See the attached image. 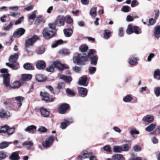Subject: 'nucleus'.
<instances>
[{
	"instance_id": "11",
	"label": "nucleus",
	"mask_w": 160,
	"mask_h": 160,
	"mask_svg": "<svg viewBox=\"0 0 160 160\" xmlns=\"http://www.w3.org/2000/svg\"><path fill=\"white\" fill-rule=\"evenodd\" d=\"M79 50L82 53H78V56L76 57H78L79 55L81 56H86L87 55L88 53L87 52L88 49V47L87 45H82L79 47Z\"/></svg>"
},
{
	"instance_id": "1",
	"label": "nucleus",
	"mask_w": 160,
	"mask_h": 160,
	"mask_svg": "<svg viewBox=\"0 0 160 160\" xmlns=\"http://www.w3.org/2000/svg\"><path fill=\"white\" fill-rule=\"evenodd\" d=\"M96 51L94 49H90L86 56L79 55L78 57H74L73 61L75 63L79 65H84L85 62L90 60L91 64L96 65L98 60V57L96 54ZM80 55V54L79 55Z\"/></svg>"
},
{
	"instance_id": "41",
	"label": "nucleus",
	"mask_w": 160,
	"mask_h": 160,
	"mask_svg": "<svg viewBox=\"0 0 160 160\" xmlns=\"http://www.w3.org/2000/svg\"><path fill=\"white\" fill-rule=\"evenodd\" d=\"M133 99L132 97L130 94H128L125 96L123 99V101L127 102H130Z\"/></svg>"
},
{
	"instance_id": "19",
	"label": "nucleus",
	"mask_w": 160,
	"mask_h": 160,
	"mask_svg": "<svg viewBox=\"0 0 160 160\" xmlns=\"http://www.w3.org/2000/svg\"><path fill=\"white\" fill-rule=\"evenodd\" d=\"M88 77L87 76H85L82 77L81 79L79 80V83L80 85H83L84 86H86L88 84V82H87Z\"/></svg>"
},
{
	"instance_id": "60",
	"label": "nucleus",
	"mask_w": 160,
	"mask_h": 160,
	"mask_svg": "<svg viewBox=\"0 0 160 160\" xmlns=\"http://www.w3.org/2000/svg\"><path fill=\"white\" fill-rule=\"evenodd\" d=\"M24 17H22L19 18L15 22L14 24L15 25L19 24L21 23L22 21L23 20Z\"/></svg>"
},
{
	"instance_id": "40",
	"label": "nucleus",
	"mask_w": 160,
	"mask_h": 160,
	"mask_svg": "<svg viewBox=\"0 0 160 160\" xmlns=\"http://www.w3.org/2000/svg\"><path fill=\"white\" fill-rule=\"evenodd\" d=\"M123 158L124 157L121 154H116L112 156L113 160H120Z\"/></svg>"
},
{
	"instance_id": "32",
	"label": "nucleus",
	"mask_w": 160,
	"mask_h": 160,
	"mask_svg": "<svg viewBox=\"0 0 160 160\" xmlns=\"http://www.w3.org/2000/svg\"><path fill=\"white\" fill-rule=\"evenodd\" d=\"M15 99L18 102V106L19 107H21L22 105V102L24 100V98L22 96H18L15 97Z\"/></svg>"
},
{
	"instance_id": "24",
	"label": "nucleus",
	"mask_w": 160,
	"mask_h": 160,
	"mask_svg": "<svg viewBox=\"0 0 160 160\" xmlns=\"http://www.w3.org/2000/svg\"><path fill=\"white\" fill-rule=\"evenodd\" d=\"M35 78L37 81L39 82H44L46 79L45 76L40 74H38L36 75Z\"/></svg>"
},
{
	"instance_id": "26",
	"label": "nucleus",
	"mask_w": 160,
	"mask_h": 160,
	"mask_svg": "<svg viewBox=\"0 0 160 160\" xmlns=\"http://www.w3.org/2000/svg\"><path fill=\"white\" fill-rule=\"evenodd\" d=\"M32 78V75L30 74H23L21 76V80L23 81H29Z\"/></svg>"
},
{
	"instance_id": "20",
	"label": "nucleus",
	"mask_w": 160,
	"mask_h": 160,
	"mask_svg": "<svg viewBox=\"0 0 160 160\" xmlns=\"http://www.w3.org/2000/svg\"><path fill=\"white\" fill-rule=\"evenodd\" d=\"M19 151H16L12 152L9 157L10 160H19L20 158L19 155Z\"/></svg>"
},
{
	"instance_id": "50",
	"label": "nucleus",
	"mask_w": 160,
	"mask_h": 160,
	"mask_svg": "<svg viewBox=\"0 0 160 160\" xmlns=\"http://www.w3.org/2000/svg\"><path fill=\"white\" fill-rule=\"evenodd\" d=\"M63 41L62 39H59L57 40L55 43L53 44L52 45V47L55 48L57 47L58 45L62 44L63 43Z\"/></svg>"
},
{
	"instance_id": "53",
	"label": "nucleus",
	"mask_w": 160,
	"mask_h": 160,
	"mask_svg": "<svg viewBox=\"0 0 160 160\" xmlns=\"http://www.w3.org/2000/svg\"><path fill=\"white\" fill-rule=\"evenodd\" d=\"M96 70V68L95 67H90L89 68V72L91 74L94 73Z\"/></svg>"
},
{
	"instance_id": "31",
	"label": "nucleus",
	"mask_w": 160,
	"mask_h": 160,
	"mask_svg": "<svg viewBox=\"0 0 160 160\" xmlns=\"http://www.w3.org/2000/svg\"><path fill=\"white\" fill-rule=\"evenodd\" d=\"M63 32L65 36L67 37H70L73 33L72 29H64Z\"/></svg>"
},
{
	"instance_id": "21",
	"label": "nucleus",
	"mask_w": 160,
	"mask_h": 160,
	"mask_svg": "<svg viewBox=\"0 0 160 160\" xmlns=\"http://www.w3.org/2000/svg\"><path fill=\"white\" fill-rule=\"evenodd\" d=\"M78 92L81 96L85 97L87 95L88 90L86 88L83 87H78Z\"/></svg>"
},
{
	"instance_id": "7",
	"label": "nucleus",
	"mask_w": 160,
	"mask_h": 160,
	"mask_svg": "<svg viewBox=\"0 0 160 160\" xmlns=\"http://www.w3.org/2000/svg\"><path fill=\"white\" fill-rule=\"evenodd\" d=\"M39 39L38 36L35 35L29 38L28 39L26 40L25 41V47L28 48L30 46L33 45V44L38 40Z\"/></svg>"
},
{
	"instance_id": "55",
	"label": "nucleus",
	"mask_w": 160,
	"mask_h": 160,
	"mask_svg": "<svg viewBox=\"0 0 160 160\" xmlns=\"http://www.w3.org/2000/svg\"><path fill=\"white\" fill-rule=\"evenodd\" d=\"M154 93L157 97L160 95V87H157L155 89Z\"/></svg>"
},
{
	"instance_id": "39",
	"label": "nucleus",
	"mask_w": 160,
	"mask_h": 160,
	"mask_svg": "<svg viewBox=\"0 0 160 160\" xmlns=\"http://www.w3.org/2000/svg\"><path fill=\"white\" fill-rule=\"evenodd\" d=\"M45 48L43 46H41L38 48L36 52L38 54H41L45 51Z\"/></svg>"
},
{
	"instance_id": "52",
	"label": "nucleus",
	"mask_w": 160,
	"mask_h": 160,
	"mask_svg": "<svg viewBox=\"0 0 160 160\" xmlns=\"http://www.w3.org/2000/svg\"><path fill=\"white\" fill-rule=\"evenodd\" d=\"M130 8L128 6H124L122 8V10L126 12L130 11Z\"/></svg>"
},
{
	"instance_id": "35",
	"label": "nucleus",
	"mask_w": 160,
	"mask_h": 160,
	"mask_svg": "<svg viewBox=\"0 0 160 160\" xmlns=\"http://www.w3.org/2000/svg\"><path fill=\"white\" fill-rule=\"evenodd\" d=\"M57 26L55 22L50 23L48 24V28H50V30H53L55 31V32H56L57 30L56 29V26Z\"/></svg>"
},
{
	"instance_id": "25",
	"label": "nucleus",
	"mask_w": 160,
	"mask_h": 160,
	"mask_svg": "<svg viewBox=\"0 0 160 160\" xmlns=\"http://www.w3.org/2000/svg\"><path fill=\"white\" fill-rule=\"evenodd\" d=\"M153 33L154 36L158 39L160 37V25H157L155 26Z\"/></svg>"
},
{
	"instance_id": "48",
	"label": "nucleus",
	"mask_w": 160,
	"mask_h": 160,
	"mask_svg": "<svg viewBox=\"0 0 160 160\" xmlns=\"http://www.w3.org/2000/svg\"><path fill=\"white\" fill-rule=\"evenodd\" d=\"M130 133L133 138H134V134H138L139 133V132L137 131L136 129L132 128L130 131Z\"/></svg>"
},
{
	"instance_id": "22",
	"label": "nucleus",
	"mask_w": 160,
	"mask_h": 160,
	"mask_svg": "<svg viewBox=\"0 0 160 160\" xmlns=\"http://www.w3.org/2000/svg\"><path fill=\"white\" fill-rule=\"evenodd\" d=\"M45 22V20L44 18H42V15H40L37 17L34 24L36 25H39L41 22H42L44 23Z\"/></svg>"
},
{
	"instance_id": "10",
	"label": "nucleus",
	"mask_w": 160,
	"mask_h": 160,
	"mask_svg": "<svg viewBox=\"0 0 160 160\" xmlns=\"http://www.w3.org/2000/svg\"><path fill=\"white\" fill-rule=\"evenodd\" d=\"M73 122V119L72 118H65L64 121L61 123L60 128L63 129H65L71 123H72Z\"/></svg>"
},
{
	"instance_id": "45",
	"label": "nucleus",
	"mask_w": 160,
	"mask_h": 160,
	"mask_svg": "<svg viewBox=\"0 0 160 160\" xmlns=\"http://www.w3.org/2000/svg\"><path fill=\"white\" fill-rule=\"evenodd\" d=\"M0 128V133H5L6 132H7L8 129V127L6 125L2 126Z\"/></svg>"
},
{
	"instance_id": "36",
	"label": "nucleus",
	"mask_w": 160,
	"mask_h": 160,
	"mask_svg": "<svg viewBox=\"0 0 160 160\" xmlns=\"http://www.w3.org/2000/svg\"><path fill=\"white\" fill-rule=\"evenodd\" d=\"M8 157L7 152L2 151H0V160L4 159Z\"/></svg>"
},
{
	"instance_id": "27",
	"label": "nucleus",
	"mask_w": 160,
	"mask_h": 160,
	"mask_svg": "<svg viewBox=\"0 0 160 160\" xmlns=\"http://www.w3.org/2000/svg\"><path fill=\"white\" fill-rule=\"evenodd\" d=\"M23 68L24 69L27 70H33L34 68L32 65L29 62L25 63L23 65Z\"/></svg>"
},
{
	"instance_id": "16",
	"label": "nucleus",
	"mask_w": 160,
	"mask_h": 160,
	"mask_svg": "<svg viewBox=\"0 0 160 160\" xmlns=\"http://www.w3.org/2000/svg\"><path fill=\"white\" fill-rule=\"evenodd\" d=\"M37 68L39 70H43L46 68V63L42 60L38 61L36 64Z\"/></svg>"
},
{
	"instance_id": "3",
	"label": "nucleus",
	"mask_w": 160,
	"mask_h": 160,
	"mask_svg": "<svg viewBox=\"0 0 160 160\" xmlns=\"http://www.w3.org/2000/svg\"><path fill=\"white\" fill-rule=\"evenodd\" d=\"M55 68H57L60 71H62L65 68H68L69 67L66 64L61 63L60 61L57 60L53 62L49 67L47 68L46 70L48 72H53Z\"/></svg>"
},
{
	"instance_id": "63",
	"label": "nucleus",
	"mask_w": 160,
	"mask_h": 160,
	"mask_svg": "<svg viewBox=\"0 0 160 160\" xmlns=\"http://www.w3.org/2000/svg\"><path fill=\"white\" fill-rule=\"evenodd\" d=\"M133 150L136 152L139 151L141 150V148L138 145H136L134 146Z\"/></svg>"
},
{
	"instance_id": "42",
	"label": "nucleus",
	"mask_w": 160,
	"mask_h": 160,
	"mask_svg": "<svg viewBox=\"0 0 160 160\" xmlns=\"http://www.w3.org/2000/svg\"><path fill=\"white\" fill-rule=\"evenodd\" d=\"M111 34L110 31L108 29H106L104 30L103 34L104 38L106 39L109 38Z\"/></svg>"
},
{
	"instance_id": "14",
	"label": "nucleus",
	"mask_w": 160,
	"mask_h": 160,
	"mask_svg": "<svg viewBox=\"0 0 160 160\" xmlns=\"http://www.w3.org/2000/svg\"><path fill=\"white\" fill-rule=\"evenodd\" d=\"M54 22L57 26H61L64 25V18L62 16H58Z\"/></svg>"
},
{
	"instance_id": "43",
	"label": "nucleus",
	"mask_w": 160,
	"mask_h": 160,
	"mask_svg": "<svg viewBox=\"0 0 160 160\" xmlns=\"http://www.w3.org/2000/svg\"><path fill=\"white\" fill-rule=\"evenodd\" d=\"M155 127L156 125L155 124L152 123L146 128V130L149 132H151L155 128Z\"/></svg>"
},
{
	"instance_id": "46",
	"label": "nucleus",
	"mask_w": 160,
	"mask_h": 160,
	"mask_svg": "<svg viewBox=\"0 0 160 160\" xmlns=\"http://www.w3.org/2000/svg\"><path fill=\"white\" fill-rule=\"evenodd\" d=\"M64 21L67 23H73V20L70 16H67L64 18Z\"/></svg>"
},
{
	"instance_id": "33",
	"label": "nucleus",
	"mask_w": 160,
	"mask_h": 160,
	"mask_svg": "<svg viewBox=\"0 0 160 160\" xmlns=\"http://www.w3.org/2000/svg\"><path fill=\"white\" fill-rule=\"evenodd\" d=\"M138 58L135 57H132L129 59V63L132 65H136L138 64Z\"/></svg>"
},
{
	"instance_id": "34",
	"label": "nucleus",
	"mask_w": 160,
	"mask_h": 160,
	"mask_svg": "<svg viewBox=\"0 0 160 160\" xmlns=\"http://www.w3.org/2000/svg\"><path fill=\"white\" fill-rule=\"evenodd\" d=\"M154 78L158 80H160V70L157 69L155 70L153 73Z\"/></svg>"
},
{
	"instance_id": "9",
	"label": "nucleus",
	"mask_w": 160,
	"mask_h": 160,
	"mask_svg": "<svg viewBox=\"0 0 160 160\" xmlns=\"http://www.w3.org/2000/svg\"><path fill=\"white\" fill-rule=\"evenodd\" d=\"M54 139L55 138L54 136L52 135L47 138L44 142H42V145L45 147H49L53 144Z\"/></svg>"
},
{
	"instance_id": "59",
	"label": "nucleus",
	"mask_w": 160,
	"mask_h": 160,
	"mask_svg": "<svg viewBox=\"0 0 160 160\" xmlns=\"http://www.w3.org/2000/svg\"><path fill=\"white\" fill-rule=\"evenodd\" d=\"M138 4L139 3L137 0H133L131 2V6L132 7H134L135 6L138 5Z\"/></svg>"
},
{
	"instance_id": "49",
	"label": "nucleus",
	"mask_w": 160,
	"mask_h": 160,
	"mask_svg": "<svg viewBox=\"0 0 160 160\" xmlns=\"http://www.w3.org/2000/svg\"><path fill=\"white\" fill-rule=\"evenodd\" d=\"M152 134H155L158 135L159 134H160V125L158 126L157 128L153 131L150 133Z\"/></svg>"
},
{
	"instance_id": "37",
	"label": "nucleus",
	"mask_w": 160,
	"mask_h": 160,
	"mask_svg": "<svg viewBox=\"0 0 160 160\" xmlns=\"http://www.w3.org/2000/svg\"><path fill=\"white\" fill-rule=\"evenodd\" d=\"M90 14L92 18H94L97 15V8L94 7L91 8L90 12Z\"/></svg>"
},
{
	"instance_id": "5",
	"label": "nucleus",
	"mask_w": 160,
	"mask_h": 160,
	"mask_svg": "<svg viewBox=\"0 0 160 160\" xmlns=\"http://www.w3.org/2000/svg\"><path fill=\"white\" fill-rule=\"evenodd\" d=\"M126 32L128 34H131L133 32L138 34L141 32V29L138 26L133 25L130 24L128 25V28L126 30Z\"/></svg>"
},
{
	"instance_id": "62",
	"label": "nucleus",
	"mask_w": 160,
	"mask_h": 160,
	"mask_svg": "<svg viewBox=\"0 0 160 160\" xmlns=\"http://www.w3.org/2000/svg\"><path fill=\"white\" fill-rule=\"evenodd\" d=\"M103 148L104 150L108 152H111V148L109 145L105 146L103 147Z\"/></svg>"
},
{
	"instance_id": "6",
	"label": "nucleus",
	"mask_w": 160,
	"mask_h": 160,
	"mask_svg": "<svg viewBox=\"0 0 160 160\" xmlns=\"http://www.w3.org/2000/svg\"><path fill=\"white\" fill-rule=\"evenodd\" d=\"M70 109V106L67 103H63L60 105L58 108V112L61 114H65Z\"/></svg>"
},
{
	"instance_id": "30",
	"label": "nucleus",
	"mask_w": 160,
	"mask_h": 160,
	"mask_svg": "<svg viewBox=\"0 0 160 160\" xmlns=\"http://www.w3.org/2000/svg\"><path fill=\"white\" fill-rule=\"evenodd\" d=\"M12 142L6 141L2 142L0 143V149H3L7 148Z\"/></svg>"
},
{
	"instance_id": "23",
	"label": "nucleus",
	"mask_w": 160,
	"mask_h": 160,
	"mask_svg": "<svg viewBox=\"0 0 160 160\" xmlns=\"http://www.w3.org/2000/svg\"><path fill=\"white\" fill-rule=\"evenodd\" d=\"M21 85V83L20 81H16L10 84L9 87L10 88L14 89L19 88Z\"/></svg>"
},
{
	"instance_id": "38",
	"label": "nucleus",
	"mask_w": 160,
	"mask_h": 160,
	"mask_svg": "<svg viewBox=\"0 0 160 160\" xmlns=\"http://www.w3.org/2000/svg\"><path fill=\"white\" fill-rule=\"evenodd\" d=\"M61 78L67 83L70 82L72 80V78L71 76H67L64 75H62L61 77Z\"/></svg>"
},
{
	"instance_id": "64",
	"label": "nucleus",
	"mask_w": 160,
	"mask_h": 160,
	"mask_svg": "<svg viewBox=\"0 0 160 160\" xmlns=\"http://www.w3.org/2000/svg\"><path fill=\"white\" fill-rule=\"evenodd\" d=\"M72 69L76 72H79L81 69V67L78 66L73 67Z\"/></svg>"
},
{
	"instance_id": "2",
	"label": "nucleus",
	"mask_w": 160,
	"mask_h": 160,
	"mask_svg": "<svg viewBox=\"0 0 160 160\" xmlns=\"http://www.w3.org/2000/svg\"><path fill=\"white\" fill-rule=\"evenodd\" d=\"M19 54L18 52L10 56L8 60L10 63L7 62L6 65L12 70H16L20 68L19 63L17 62Z\"/></svg>"
},
{
	"instance_id": "8",
	"label": "nucleus",
	"mask_w": 160,
	"mask_h": 160,
	"mask_svg": "<svg viewBox=\"0 0 160 160\" xmlns=\"http://www.w3.org/2000/svg\"><path fill=\"white\" fill-rule=\"evenodd\" d=\"M40 95L42 97V99L46 102H52L54 101V98L50 97L49 93L46 92H41Z\"/></svg>"
},
{
	"instance_id": "58",
	"label": "nucleus",
	"mask_w": 160,
	"mask_h": 160,
	"mask_svg": "<svg viewBox=\"0 0 160 160\" xmlns=\"http://www.w3.org/2000/svg\"><path fill=\"white\" fill-rule=\"evenodd\" d=\"M46 88L49 89L52 93L53 94H55V92L54 91L53 88L52 86L50 85H47L46 86Z\"/></svg>"
},
{
	"instance_id": "15",
	"label": "nucleus",
	"mask_w": 160,
	"mask_h": 160,
	"mask_svg": "<svg viewBox=\"0 0 160 160\" xmlns=\"http://www.w3.org/2000/svg\"><path fill=\"white\" fill-rule=\"evenodd\" d=\"M39 111L42 117L47 118L49 116L50 112L45 108L41 107L39 109Z\"/></svg>"
},
{
	"instance_id": "12",
	"label": "nucleus",
	"mask_w": 160,
	"mask_h": 160,
	"mask_svg": "<svg viewBox=\"0 0 160 160\" xmlns=\"http://www.w3.org/2000/svg\"><path fill=\"white\" fill-rule=\"evenodd\" d=\"M3 77V83L6 87H9L10 85V75L9 73L3 74L1 75Z\"/></svg>"
},
{
	"instance_id": "44",
	"label": "nucleus",
	"mask_w": 160,
	"mask_h": 160,
	"mask_svg": "<svg viewBox=\"0 0 160 160\" xmlns=\"http://www.w3.org/2000/svg\"><path fill=\"white\" fill-rule=\"evenodd\" d=\"M113 151L115 152H120L122 151V148L119 146H114L113 147Z\"/></svg>"
},
{
	"instance_id": "13",
	"label": "nucleus",
	"mask_w": 160,
	"mask_h": 160,
	"mask_svg": "<svg viewBox=\"0 0 160 160\" xmlns=\"http://www.w3.org/2000/svg\"><path fill=\"white\" fill-rule=\"evenodd\" d=\"M25 32V29L22 28H20L15 30L13 34V36L15 37H18L21 36L24 34Z\"/></svg>"
},
{
	"instance_id": "56",
	"label": "nucleus",
	"mask_w": 160,
	"mask_h": 160,
	"mask_svg": "<svg viewBox=\"0 0 160 160\" xmlns=\"http://www.w3.org/2000/svg\"><path fill=\"white\" fill-rule=\"evenodd\" d=\"M20 13L17 12H11L10 14H8V16H11L14 18H16L17 16H19L20 15Z\"/></svg>"
},
{
	"instance_id": "4",
	"label": "nucleus",
	"mask_w": 160,
	"mask_h": 160,
	"mask_svg": "<svg viewBox=\"0 0 160 160\" xmlns=\"http://www.w3.org/2000/svg\"><path fill=\"white\" fill-rule=\"evenodd\" d=\"M43 37L46 39H49L56 36V32L51 30L48 27L44 28L42 31Z\"/></svg>"
},
{
	"instance_id": "61",
	"label": "nucleus",
	"mask_w": 160,
	"mask_h": 160,
	"mask_svg": "<svg viewBox=\"0 0 160 160\" xmlns=\"http://www.w3.org/2000/svg\"><path fill=\"white\" fill-rule=\"evenodd\" d=\"M38 131L41 132H45L47 131V129L44 127H41L39 128Z\"/></svg>"
},
{
	"instance_id": "47",
	"label": "nucleus",
	"mask_w": 160,
	"mask_h": 160,
	"mask_svg": "<svg viewBox=\"0 0 160 160\" xmlns=\"http://www.w3.org/2000/svg\"><path fill=\"white\" fill-rule=\"evenodd\" d=\"M67 93L69 96H73L75 95V93L73 90L69 88H67L66 90Z\"/></svg>"
},
{
	"instance_id": "57",
	"label": "nucleus",
	"mask_w": 160,
	"mask_h": 160,
	"mask_svg": "<svg viewBox=\"0 0 160 160\" xmlns=\"http://www.w3.org/2000/svg\"><path fill=\"white\" fill-rule=\"evenodd\" d=\"M15 130L14 128H10L8 127V131H7V134L8 135H10L13 134Z\"/></svg>"
},
{
	"instance_id": "54",
	"label": "nucleus",
	"mask_w": 160,
	"mask_h": 160,
	"mask_svg": "<svg viewBox=\"0 0 160 160\" xmlns=\"http://www.w3.org/2000/svg\"><path fill=\"white\" fill-rule=\"evenodd\" d=\"M23 146H32L33 145V143L31 141H26L22 143Z\"/></svg>"
},
{
	"instance_id": "29",
	"label": "nucleus",
	"mask_w": 160,
	"mask_h": 160,
	"mask_svg": "<svg viewBox=\"0 0 160 160\" xmlns=\"http://www.w3.org/2000/svg\"><path fill=\"white\" fill-rule=\"evenodd\" d=\"M154 120V117L150 115H147L144 116L143 119L142 120L144 122H147L150 123L152 122Z\"/></svg>"
},
{
	"instance_id": "51",
	"label": "nucleus",
	"mask_w": 160,
	"mask_h": 160,
	"mask_svg": "<svg viewBox=\"0 0 160 160\" xmlns=\"http://www.w3.org/2000/svg\"><path fill=\"white\" fill-rule=\"evenodd\" d=\"M122 151H128L129 150L130 147L128 144H125L122 146Z\"/></svg>"
},
{
	"instance_id": "28",
	"label": "nucleus",
	"mask_w": 160,
	"mask_h": 160,
	"mask_svg": "<svg viewBox=\"0 0 160 160\" xmlns=\"http://www.w3.org/2000/svg\"><path fill=\"white\" fill-rule=\"evenodd\" d=\"M36 130V127L33 125L28 126L25 129V131L26 132L33 133Z\"/></svg>"
},
{
	"instance_id": "17",
	"label": "nucleus",
	"mask_w": 160,
	"mask_h": 160,
	"mask_svg": "<svg viewBox=\"0 0 160 160\" xmlns=\"http://www.w3.org/2000/svg\"><path fill=\"white\" fill-rule=\"evenodd\" d=\"M92 152L85 151L81 154L78 156V158L80 159H85L88 158L89 155H92Z\"/></svg>"
},
{
	"instance_id": "18",
	"label": "nucleus",
	"mask_w": 160,
	"mask_h": 160,
	"mask_svg": "<svg viewBox=\"0 0 160 160\" xmlns=\"http://www.w3.org/2000/svg\"><path fill=\"white\" fill-rule=\"evenodd\" d=\"M10 116V113L9 112L4 109H1L0 111V117L1 118H8Z\"/></svg>"
}]
</instances>
